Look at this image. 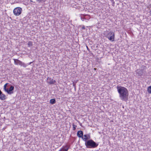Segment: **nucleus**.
<instances>
[{
	"mask_svg": "<svg viewBox=\"0 0 151 151\" xmlns=\"http://www.w3.org/2000/svg\"><path fill=\"white\" fill-rule=\"evenodd\" d=\"M116 88L120 99L122 101H127L128 100L129 95L127 89L124 87L119 86H117Z\"/></svg>",
	"mask_w": 151,
	"mask_h": 151,
	"instance_id": "nucleus-1",
	"label": "nucleus"
},
{
	"mask_svg": "<svg viewBox=\"0 0 151 151\" xmlns=\"http://www.w3.org/2000/svg\"><path fill=\"white\" fill-rule=\"evenodd\" d=\"M8 83H6L4 86V91L9 94H11L14 93V87Z\"/></svg>",
	"mask_w": 151,
	"mask_h": 151,
	"instance_id": "nucleus-2",
	"label": "nucleus"
},
{
	"mask_svg": "<svg viewBox=\"0 0 151 151\" xmlns=\"http://www.w3.org/2000/svg\"><path fill=\"white\" fill-rule=\"evenodd\" d=\"M85 145L87 148H93L96 147L99 144L93 140L90 139L85 142Z\"/></svg>",
	"mask_w": 151,
	"mask_h": 151,
	"instance_id": "nucleus-3",
	"label": "nucleus"
},
{
	"mask_svg": "<svg viewBox=\"0 0 151 151\" xmlns=\"http://www.w3.org/2000/svg\"><path fill=\"white\" fill-rule=\"evenodd\" d=\"M22 11V8L20 7H17L14 9L13 13L15 16H18L21 14Z\"/></svg>",
	"mask_w": 151,
	"mask_h": 151,
	"instance_id": "nucleus-4",
	"label": "nucleus"
},
{
	"mask_svg": "<svg viewBox=\"0 0 151 151\" xmlns=\"http://www.w3.org/2000/svg\"><path fill=\"white\" fill-rule=\"evenodd\" d=\"M90 134H88L84 135L82 139L83 140L85 141V142H86V141H87L88 140L90 139Z\"/></svg>",
	"mask_w": 151,
	"mask_h": 151,
	"instance_id": "nucleus-5",
	"label": "nucleus"
},
{
	"mask_svg": "<svg viewBox=\"0 0 151 151\" xmlns=\"http://www.w3.org/2000/svg\"><path fill=\"white\" fill-rule=\"evenodd\" d=\"M70 147V145L67 144L65 146H63L59 151H68Z\"/></svg>",
	"mask_w": 151,
	"mask_h": 151,
	"instance_id": "nucleus-6",
	"label": "nucleus"
},
{
	"mask_svg": "<svg viewBox=\"0 0 151 151\" xmlns=\"http://www.w3.org/2000/svg\"><path fill=\"white\" fill-rule=\"evenodd\" d=\"M56 82L55 80L51 79V78L48 77L47 78V82L50 84H55Z\"/></svg>",
	"mask_w": 151,
	"mask_h": 151,
	"instance_id": "nucleus-7",
	"label": "nucleus"
},
{
	"mask_svg": "<svg viewBox=\"0 0 151 151\" xmlns=\"http://www.w3.org/2000/svg\"><path fill=\"white\" fill-rule=\"evenodd\" d=\"M143 70V69L137 70L136 71V76H142Z\"/></svg>",
	"mask_w": 151,
	"mask_h": 151,
	"instance_id": "nucleus-8",
	"label": "nucleus"
},
{
	"mask_svg": "<svg viewBox=\"0 0 151 151\" xmlns=\"http://www.w3.org/2000/svg\"><path fill=\"white\" fill-rule=\"evenodd\" d=\"M77 134L78 137L82 139V137H83V132L81 130L78 131L77 132Z\"/></svg>",
	"mask_w": 151,
	"mask_h": 151,
	"instance_id": "nucleus-9",
	"label": "nucleus"
},
{
	"mask_svg": "<svg viewBox=\"0 0 151 151\" xmlns=\"http://www.w3.org/2000/svg\"><path fill=\"white\" fill-rule=\"evenodd\" d=\"M108 38L110 40L114 41V33H113V34H112L111 36L108 37Z\"/></svg>",
	"mask_w": 151,
	"mask_h": 151,
	"instance_id": "nucleus-10",
	"label": "nucleus"
},
{
	"mask_svg": "<svg viewBox=\"0 0 151 151\" xmlns=\"http://www.w3.org/2000/svg\"><path fill=\"white\" fill-rule=\"evenodd\" d=\"M6 95L3 93V94H2V95L1 96H0V99L2 101H4V100L6 99Z\"/></svg>",
	"mask_w": 151,
	"mask_h": 151,
	"instance_id": "nucleus-11",
	"label": "nucleus"
},
{
	"mask_svg": "<svg viewBox=\"0 0 151 151\" xmlns=\"http://www.w3.org/2000/svg\"><path fill=\"white\" fill-rule=\"evenodd\" d=\"M14 63L15 64L17 65H19V63H20V62H21L20 60L17 59H14Z\"/></svg>",
	"mask_w": 151,
	"mask_h": 151,
	"instance_id": "nucleus-12",
	"label": "nucleus"
},
{
	"mask_svg": "<svg viewBox=\"0 0 151 151\" xmlns=\"http://www.w3.org/2000/svg\"><path fill=\"white\" fill-rule=\"evenodd\" d=\"M56 103V100L55 99H52L50 100V103L51 104H53Z\"/></svg>",
	"mask_w": 151,
	"mask_h": 151,
	"instance_id": "nucleus-13",
	"label": "nucleus"
},
{
	"mask_svg": "<svg viewBox=\"0 0 151 151\" xmlns=\"http://www.w3.org/2000/svg\"><path fill=\"white\" fill-rule=\"evenodd\" d=\"M20 63H19V65H20L22 66H23V67L25 68L27 66V65H26L24 63L21 61Z\"/></svg>",
	"mask_w": 151,
	"mask_h": 151,
	"instance_id": "nucleus-14",
	"label": "nucleus"
},
{
	"mask_svg": "<svg viewBox=\"0 0 151 151\" xmlns=\"http://www.w3.org/2000/svg\"><path fill=\"white\" fill-rule=\"evenodd\" d=\"M77 81H75V82H73V86L74 87L75 91H76V83H77Z\"/></svg>",
	"mask_w": 151,
	"mask_h": 151,
	"instance_id": "nucleus-15",
	"label": "nucleus"
},
{
	"mask_svg": "<svg viewBox=\"0 0 151 151\" xmlns=\"http://www.w3.org/2000/svg\"><path fill=\"white\" fill-rule=\"evenodd\" d=\"M113 33H114L111 31H110L108 32L107 35V37H108L111 36L112 35V34H113Z\"/></svg>",
	"mask_w": 151,
	"mask_h": 151,
	"instance_id": "nucleus-16",
	"label": "nucleus"
},
{
	"mask_svg": "<svg viewBox=\"0 0 151 151\" xmlns=\"http://www.w3.org/2000/svg\"><path fill=\"white\" fill-rule=\"evenodd\" d=\"M147 91L148 93H151V86H150L148 87Z\"/></svg>",
	"mask_w": 151,
	"mask_h": 151,
	"instance_id": "nucleus-17",
	"label": "nucleus"
},
{
	"mask_svg": "<svg viewBox=\"0 0 151 151\" xmlns=\"http://www.w3.org/2000/svg\"><path fill=\"white\" fill-rule=\"evenodd\" d=\"M28 45L29 47L32 46L33 45L32 42L31 41H29L28 42Z\"/></svg>",
	"mask_w": 151,
	"mask_h": 151,
	"instance_id": "nucleus-18",
	"label": "nucleus"
},
{
	"mask_svg": "<svg viewBox=\"0 0 151 151\" xmlns=\"http://www.w3.org/2000/svg\"><path fill=\"white\" fill-rule=\"evenodd\" d=\"M73 130H75L76 129V128L77 127V126L74 124V123L73 124Z\"/></svg>",
	"mask_w": 151,
	"mask_h": 151,
	"instance_id": "nucleus-19",
	"label": "nucleus"
},
{
	"mask_svg": "<svg viewBox=\"0 0 151 151\" xmlns=\"http://www.w3.org/2000/svg\"><path fill=\"white\" fill-rule=\"evenodd\" d=\"M110 1H111V2L112 3V5L113 6H114V4H115V2L114 0H110Z\"/></svg>",
	"mask_w": 151,
	"mask_h": 151,
	"instance_id": "nucleus-20",
	"label": "nucleus"
},
{
	"mask_svg": "<svg viewBox=\"0 0 151 151\" xmlns=\"http://www.w3.org/2000/svg\"><path fill=\"white\" fill-rule=\"evenodd\" d=\"M36 1L37 2H39V3L42 2L44 1L43 0H36Z\"/></svg>",
	"mask_w": 151,
	"mask_h": 151,
	"instance_id": "nucleus-21",
	"label": "nucleus"
},
{
	"mask_svg": "<svg viewBox=\"0 0 151 151\" xmlns=\"http://www.w3.org/2000/svg\"><path fill=\"white\" fill-rule=\"evenodd\" d=\"M86 48H87V50H88V51H90V49L88 48V47L87 46H86Z\"/></svg>",
	"mask_w": 151,
	"mask_h": 151,
	"instance_id": "nucleus-22",
	"label": "nucleus"
},
{
	"mask_svg": "<svg viewBox=\"0 0 151 151\" xmlns=\"http://www.w3.org/2000/svg\"><path fill=\"white\" fill-rule=\"evenodd\" d=\"M2 94H3V93L1 90H0V96H1Z\"/></svg>",
	"mask_w": 151,
	"mask_h": 151,
	"instance_id": "nucleus-23",
	"label": "nucleus"
},
{
	"mask_svg": "<svg viewBox=\"0 0 151 151\" xmlns=\"http://www.w3.org/2000/svg\"><path fill=\"white\" fill-rule=\"evenodd\" d=\"M81 28H82V29H85V27L84 26H83L82 27H81Z\"/></svg>",
	"mask_w": 151,
	"mask_h": 151,
	"instance_id": "nucleus-24",
	"label": "nucleus"
},
{
	"mask_svg": "<svg viewBox=\"0 0 151 151\" xmlns=\"http://www.w3.org/2000/svg\"><path fill=\"white\" fill-rule=\"evenodd\" d=\"M149 13H150V14L151 15V10H150L149 12Z\"/></svg>",
	"mask_w": 151,
	"mask_h": 151,
	"instance_id": "nucleus-25",
	"label": "nucleus"
},
{
	"mask_svg": "<svg viewBox=\"0 0 151 151\" xmlns=\"http://www.w3.org/2000/svg\"><path fill=\"white\" fill-rule=\"evenodd\" d=\"M32 63V62H30V63H29V65L30 64H31Z\"/></svg>",
	"mask_w": 151,
	"mask_h": 151,
	"instance_id": "nucleus-26",
	"label": "nucleus"
},
{
	"mask_svg": "<svg viewBox=\"0 0 151 151\" xmlns=\"http://www.w3.org/2000/svg\"><path fill=\"white\" fill-rule=\"evenodd\" d=\"M94 69L95 70H96V68H94Z\"/></svg>",
	"mask_w": 151,
	"mask_h": 151,
	"instance_id": "nucleus-27",
	"label": "nucleus"
},
{
	"mask_svg": "<svg viewBox=\"0 0 151 151\" xmlns=\"http://www.w3.org/2000/svg\"><path fill=\"white\" fill-rule=\"evenodd\" d=\"M81 124H82L81 123H80V126H81Z\"/></svg>",
	"mask_w": 151,
	"mask_h": 151,
	"instance_id": "nucleus-28",
	"label": "nucleus"
},
{
	"mask_svg": "<svg viewBox=\"0 0 151 151\" xmlns=\"http://www.w3.org/2000/svg\"><path fill=\"white\" fill-rule=\"evenodd\" d=\"M31 1L32 2H33V1H32L31 0Z\"/></svg>",
	"mask_w": 151,
	"mask_h": 151,
	"instance_id": "nucleus-29",
	"label": "nucleus"
}]
</instances>
